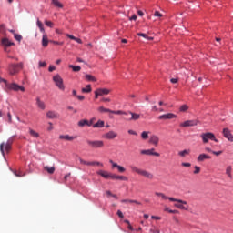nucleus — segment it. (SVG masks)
<instances>
[{
    "label": "nucleus",
    "mask_w": 233,
    "mask_h": 233,
    "mask_svg": "<svg viewBox=\"0 0 233 233\" xmlns=\"http://www.w3.org/2000/svg\"><path fill=\"white\" fill-rule=\"evenodd\" d=\"M111 179H118L120 181H128V177L125 176L116 175V174H111Z\"/></svg>",
    "instance_id": "22"
},
{
    "label": "nucleus",
    "mask_w": 233,
    "mask_h": 233,
    "mask_svg": "<svg viewBox=\"0 0 233 233\" xmlns=\"http://www.w3.org/2000/svg\"><path fill=\"white\" fill-rule=\"evenodd\" d=\"M45 66H46V62H39L40 68H44Z\"/></svg>",
    "instance_id": "57"
},
{
    "label": "nucleus",
    "mask_w": 233,
    "mask_h": 233,
    "mask_svg": "<svg viewBox=\"0 0 233 233\" xmlns=\"http://www.w3.org/2000/svg\"><path fill=\"white\" fill-rule=\"evenodd\" d=\"M141 137H142V139H148V132L143 131L141 133Z\"/></svg>",
    "instance_id": "44"
},
{
    "label": "nucleus",
    "mask_w": 233,
    "mask_h": 233,
    "mask_svg": "<svg viewBox=\"0 0 233 233\" xmlns=\"http://www.w3.org/2000/svg\"><path fill=\"white\" fill-rule=\"evenodd\" d=\"M165 210L169 212V214H177V212H178L177 210H172L168 208H166Z\"/></svg>",
    "instance_id": "50"
},
{
    "label": "nucleus",
    "mask_w": 233,
    "mask_h": 233,
    "mask_svg": "<svg viewBox=\"0 0 233 233\" xmlns=\"http://www.w3.org/2000/svg\"><path fill=\"white\" fill-rule=\"evenodd\" d=\"M86 143L90 148H103L105 142L102 140H86Z\"/></svg>",
    "instance_id": "7"
},
{
    "label": "nucleus",
    "mask_w": 233,
    "mask_h": 233,
    "mask_svg": "<svg viewBox=\"0 0 233 233\" xmlns=\"http://www.w3.org/2000/svg\"><path fill=\"white\" fill-rule=\"evenodd\" d=\"M140 154L144 156H155L156 157H159V156H161V154H159L158 152H156L155 148L143 149L140 151Z\"/></svg>",
    "instance_id": "9"
},
{
    "label": "nucleus",
    "mask_w": 233,
    "mask_h": 233,
    "mask_svg": "<svg viewBox=\"0 0 233 233\" xmlns=\"http://www.w3.org/2000/svg\"><path fill=\"white\" fill-rule=\"evenodd\" d=\"M87 167H94V165H98L99 167H103V164L100 162H86Z\"/></svg>",
    "instance_id": "39"
},
{
    "label": "nucleus",
    "mask_w": 233,
    "mask_h": 233,
    "mask_svg": "<svg viewBox=\"0 0 233 233\" xmlns=\"http://www.w3.org/2000/svg\"><path fill=\"white\" fill-rule=\"evenodd\" d=\"M198 123H199V121L198 120H187L183 123L180 124V127L187 128V127H197Z\"/></svg>",
    "instance_id": "12"
},
{
    "label": "nucleus",
    "mask_w": 233,
    "mask_h": 233,
    "mask_svg": "<svg viewBox=\"0 0 233 233\" xmlns=\"http://www.w3.org/2000/svg\"><path fill=\"white\" fill-rule=\"evenodd\" d=\"M15 176H16V177H23L25 176V173H23L22 171H15Z\"/></svg>",
    "instance_id": "45"
},
{
    "label": "nucleus",
    "mask_w": 233,
    "mask_h": 233,
    "mask_svg": "<svg viewBox=\"0 0 233 233\" xmlns=\"http://www.w3.org/2000/svg\"><path fill=\"white\" fill-rule=\"evenodd\" d=\"M226 176L232 179V166H228L226 168Z\"/></svg>",
    "instance_id": "30"
},
{
    "label": "nucleus",
    "mask_w": 233,
    "mask_h": 233,
    "mask_svg": "<svg viewBox=\"0 0 233 233\" xmlns=\"http://www.w3.org/2000/svg\"><path fill=\"white\" fill-rule=\"evenodd\" d=\"M117 216H118L121 219H123V218H125V216L123 215V212H122L121 210H118V211H117Z\"/></svg>",
    "instance_id": "56"
},
{
    "label": "nucleus",
    "mask_w": 233,
    "mask_h": 233,
    "mask_svg": "<svg viewBox=\"0 0 233 233\" xmlns=\"http://www.w3.org/2000/svg\"><path fill=\"white\" fill-rule=\"evenodd\" d=\"M200 172H201V167H199L198 166H195V170L193 174H199Z\"/></svg>",
    "instance_id": "47"
},
{
    "label": "nucleus",
    "mask_w": 233,
    "mask_h": 233,
    "mask_svg": "<svg viewBox=\"0 0 233 233\" xmlns=\"http://www.w3.org/2000/svg\"><path fill=\"white\" fill-rule=\"evenodd\" d=\"M1 45L2 46H4L5 52H10V50H8V47L13 46L14 42H11L8 38L4 37L1 40Z\"/></svg>",
    "instance_id": "10"
},
{
    "label": "nucleus",
    "mask_w": 233,
    "mask_h": 233,
    "mask_svg": "<svg viewBox=\"0 0 233 233\" xmlns=\"http://www.w3.org/2000/svg\"><path fill=\"white\" fill-rule=\"evenodd\" d=\"M169 201H174L176 204L174 207L179 208L180 210H188V204L185 200L177 199V198H169Z\"/></svg>",
    "instance_id": "5"
},
{
    "label": "nucleus",
    "mask_w": 233,
    "mask_h": 233,
    "mask_svg": "<svg viewBox=\"0 0 233 233\" xmlns=\"http://www.w3.org/2000/svg\"><path fill=\"white\" fill-rule=\"evenodd\" d=\"M150 232H152V233H159V229L151 228Z\"/></svg>",
    "instance_id": "63"
},
{
    "label": "nucleus",
    "mask_w": 233,
    "mask_h": 233,
    "mask_svg": "<svg viewBox=\"0 0 233 233\" xmlns=\"http://www.w3.org/2000/svg\"><path fill=\"white\" fill-rule=\"evenodd\" d=\"M110 114H116V116H128V111L125 112L123 110H117V111L111 110Z\"/></svg>",
    "instance_id": "26"
},
{
    "label": "nucleus",
    "mask_w": 233,
    "mask_h": 233,
    "mask_svg": "<svg viewBox=\"0 0 233 233\" xmlns=\"http://www.w3.org/2000/svg\"><path fill=\"white\" fill-rule=\"evenodd\" d=\"M137 35H138L139 37H144V39L148 38V35H147V34H145V33H137Z\"/></svg>",
    "instance_id": "52"
},
{
    "label": "nucleus",
    "mask_w": 233,
    "mask_h": 233,
    "mask_svg": "<svg viewBox=\"0 0 233 233\" xmlns=\"http://www.w3.org/2000/svg\"><path fill=\"white\" fill-rule=\"evenodd\" d=\"M105 127V121L98 120L96 124L93 125V128H103Z\"/></svg>",
    "instance_id": "28"
},
{
    "label": "nucleus",
    "mask_w": 233,
    "mask_h": 233,
    "mask_svg": "<svg viewBox=\"0 0 233 233\" xmlns=\"http://www.w3.org/2000/svg\"><path fill=\"white\" fill-rule=\"evenodd\" d=\"M46 117H48V119H57V113H56V111H48Z\"/></svg>",
    "instance_id": "25"
},
{
    "label": "nucleus",
    "mask_w": 233,
    "mask_h": 233,
    "mask_svg": "<svg viewBox=\"0 0 233 233\" xmlns=\"http://www.w3.org/2000/svg\"><path fill=\"white\" fill-rule=\"evenodd\" d=\"M36 105L40 110H45L46 108L45 102L41 101V98H36Z\"/></svg>",
    "instance_id": "24"
},
{
    "label": "nucleus",
    "mask_w": 233,
    "mask_h": 233,
    "mask_svg": "<svg viewBox=\"0 0 233 233\" xmlns=\"http://www.w3.org/2000/svg\"><path fill=\"white\" fill-rule=\"evenodd\" d=\"M93 121H88L87 119H82L78 121L77 126L80 127V128H83V127H92Z\"/></svg>",
    "instance_id": "14"
},
{
    "label": "nucleus",
    "mask_w": 233,
    "mask_h": 233,
    "mask_svg": "<svg viewBox=\"0 0 233 233\" xmlns=\"http://www.w3.org/2000/svg\"><path fill=\"white\" fill-rule=\"evenodd\" d=\"M66 37H68L69 39H72L73 41H75V39H76V36L69 35V34H66Z\"/></svg>",
    "instance_id": "60"
},
{
    "label": "nucleus",
    "mask_w": 233,
    "mask_h": 233,
    "mask_svg": "<svg viewBox=\"0 0 233 233\" xmlns=\"http://www.w3.org/2000/svg\"><path fill=\"white\" fill-rule=\"evenodd\" d=\"M12 143H14V140L8 139L6 142H3L0 144V152L4 157L5 152L8 154V152L12 150Z\"/></svg>",
    "instance_id": "3"
},
{
    "label": "nucleus",
    "mask_w": 233,
    "mask_h": 233,
    "mask_svg": "<svg viewBox=\"0 0 233 233\" xmlns=\"http://www.w3.org/2000/svg\"><path fill=\"white\" fill-rule=\"evenodd\" d=\"M121 203H129L130 205L135 204V205H141V202L137 200H132V199H122Z\"/></svg>",
    "instance_id": "27"
},
{
    "label": "nucleus",
    "mask_w": 233,
    "mask_h": 233,
    "mask_svg": "<svg viewBox=\"0 0 233 233\" xmlns=\"http://www.w3.org/2000/svg\"><path fill=\"white\" fill-rule=\"evenodd\" d=\"M109 163L112 165L113 168H117L119 167V165L114 162V160H109Z\"/></svg>",
    "instance_id": "48"
},
{
    "label": "nucleus",
    "mask_w": 233,
    "mask_h": 233,
    "mask_svg": "<svg viewBox=\"0 0 233 233\" xmlns=\"http://www.w3.org/2000/svg\"><path fill=\"white\" fill-rule=\"evenodd\" d=\"M44 170H46V172H48V174H54V172H56V167H48V166H46L44 167Z\"/></svg>",
    "instance_id": "34"
},
{
    "label": "nucleus",
    "mask_w": 233,
    "mask_h": 233,
    "mask_svg": "<svg viewBox=\"0 0 233 233\" xmlns=\"http://www.w3.org/2000/svg\"><path fill=\"white\" fill-rule=\"evenodd\" d=\"M5 90L8 92V90H13L14 92H25V86H19L16 83H8L6 84V86L5 87Z\"/></svg>",
    "instance_id": "6"
},
{
    "label": "nucleus",
    "mask_w": 233,
    "mask_h": 233,
    "mask_svg": "<svg viewBox=\"0 0 233 233\" xmlns=\"http://www.w3.org/2000/svg\"><path fill=\"white\" fill-rule=\"evenodd\" d=\"M200 137L202 139V143L204 144L208 143V141H215V143H218L219 141L216 138V135H214V133L211 132L202 133L200 135Z\"/></svg>",
    "instance_id": "4"
},
{
    "label": "nucleus",
    "mask_w": 233,
    "mask_h": 233,
    "mask_svg": "<svg viewBox=\"0 0 233 233\" xmlns=\"http://www.w3.org/2000/svg\"><path fill=\"white\" fill-rule=\"evenodd\" d=\"M129 168H131V172H136V174L143 176V177H146L147 179H154V175L145 169L138 168L134 165H131Z\"/></svg>",
    "instance_id": "1"
},
{
    "label": "nucleus",
    "mask_w": 233,
    "mask_h": 233,
    "mask_svg": "<svg viewBox=\"0 0 233 233\" xmlns=\"http://www.w3.org/2000/svg\"><path fill=\"white\" fill-rule=\"evenodd\" d=\"M51 4L56 6V8H63V4L59 0H51Z\"/></svg>",
    "instance_id": "31"
},
{
    "label": "nucleus",
    "mask_w": 233,
    "mask_h": 233,
    "mask_svg": "<svg viewBox=\"0 0 233 233\" xmlns=\"http://www.w3.org/2000/svg\"><path fill=\"white\" fill-rule=\"evenodd\" d=\"M0 34H2L3 35H6V29L5 27V25H0Z\"/></svg>",
    "instance_id": "41"
},
{
    "label": "nucleus",
    "mask_w": 233,
    "mask_h": 233,
    "mask_svg": "<svg viewBox=\"0 0 233 233\" xmlns=\"http://www.w3.org/2000/svg\"><path fill=\"white\" fill-rule=\"evenodd\" d=\"M29 134L30 136H32L33 137H39V133L35 132L34 129H29Z\"/></svg>",
    "instance_id": "40"
},
{
    "label": "nucleus",
    "mask_w": 233,
    "mask_h": 233,
    "mask_svg": "<svg viewBox=\"0 0 233 233\" xmlns=\"http://www.w3.org/2000/svg\"><path fill=\"white\" fill-rule=\"evenodd\" d=\"M188 154H190V150H188V149H185L183 151L178 152V156L180 157H187V156H188Z\"/></svg>",
    "instance_id": "32"
},
{
    "label": "nucleus",
    "mask_w": 233,
    "mask_h": 233,
    "mask_svg": "<svg viewBox=\"0 0 233 233\" xmlns=\"http://www.w3.org/2000/svg\"><path fill=\"white\" fill-rule=\"evenodd\" d=\"M69 68H72L73 72H80L81 71V66H79L69 65Z\"/></svg>",
    "instance_id": "37"
},
{
    "label": "nucleus",
    "mask_w": 233,
    "mask_h": 233,
    "mask_svg": "<svg viewBox=\"0 0 233 233\" xmlns=\"http://www.w3.org/2000/svg\"><path fill=\"white\" fill-rule=\"evenodd\" d=\"M98 112H100L101 114L105 113V112H112V109H109V108H105L104 106H100L98 107Z\"/></svg>",
    "instance_id": "38"
},
{
    "label": "nucleus",
    "mask_w": 233,
    "mask_h": 233,
    "mask_svg": "<svg viewBox=\"0 0 233 233\" xmlns=\"http://www.w3.org/2000/svg\"><path fill=\"white\" fill-rule=\"evenodd\" d=\"M177 81H179L178 78H171V79H170V82L173 83V84L177 83Z\"/></svg>",
    "instance_id": "61"
},
{
    "label": "nucleus",
    "mask_w": 233,
    "mask_h": 233,
    "mask_svg": "<svg viewBox=\"0 0 233 233\" xmlns=\"http://www.w3.org/2000/svg\"><path fill=\"white\" fill-rule=\"evenodd\" d=\"M83 94H90L92 92V86L87 85L86 87L82 88Z\"/></svg>",
    "instance_id": "33"
},
{
    "label": "nucleus",
    "mask_w": 233,
    "mask_h": 233,
    "mask_svg": "<svg viewBox=\"0 0 233 233\" xmlns=\"http://www.w3.org/2000/svg\"><path fill=\"white\" fill-rule=\"evenodd\" d=\"M49 127H47V130L50 132L51 130H54V126H52V122L48 123Z\"/></svg>",
    "instance_id": "59"
},
{
    "label": "nucleus",
    "mask_w": 233,
    "mask_h": 233,
    "mask_svg": "<svg viewBox=\"0 0 233 233\" xmlns=\"http://www.w3.org/2000/svg\"><path fill=\"white\" fill-rule=\"evenodd\" d=\"M181 165H182V167H185L186 168H190L192 167V164H190L188 162H184Z\"/></svg>",
    "instance_id": "49"
},
{
    "label": "nucleus",
    "mask_w": 233,
    "mask_h": 233,
    "mask_svg": "<svg viewBox=\"0 0 233 233\" xmlns=\"http://www.w3.org/2000/svg\"><path fill=\"white\" fill-rule=\"evenodd\" d=\"M97 174H98V176H101L105 179H111L112 178V173H109V172L105 171V170H99V171H97Z\"/></svg>",
    "instance_id": "17"
},
{
    "label": "nucleus",
    "mask_w": 233,
    "mask_h": 233,
    "mask_svg": "<svg viewBox=\"0 0 233 233\" xmlns=\"http://www.w3.org/2000/svg\"><path fill=\"white\" fill-rule=\"evenodd\" d=\"M223 136L224 137H226V139L233 143V136H232V133H230V130L228 128L223 129Z\"/></svg>",
    "instance_id": "16"
},
{
    "label": "nucleus",
    "mask_w": 233,
    "mask_h": 233,
    "mask_svg": "<svg viewBox=\"0 0 233 233\" xmlns=\"http://www.w3.org/2000/svg\"><path fill=\"white\" fill-rule=\"evenodd\" d=\"M53 81H54L56 86H57V88H59V90H65V85L63 84V78L61 77V76L56 75V76H53Z\"/></svg>",
    "instance_id": "8"
},
{
    "label": "nucleus",
    "mask_w": 233,
    "mask_h": 233,
    "mask_svg": "<svg viewBox=\"0 0 233 233\" xmlns=\"http://www.w3.org/2000/svg\"><path fill=\"white\" fill-rule=\"evenodd\" d=\"M36 25H37L38 28L40 29V32H42V34H46L43 23L41 21L37 20Z\"/></svg>",
    "instance_id": "35"
},
{
    "label": "nucleus",
    "mask_w": 233,
    "mask_h": 233,
    "mask_svg": "<svg viewBox=\"0 0 233 233\" xmlns=\"http://www.w3.org/2000/svg\"><path fill=\"white\" fill-rule=\"evenodd\" d=\"M176 117H177V116H176V114L167 113V114H164V115L159 116L158 119L167 121V119H176Z\"/></svg>",
    "instance_id": "13"
},
{
    "label": "nucleus",
    "mask_w": 233,
    "mask_h": 233,
    "mask_svg": "<svg viewBox=\"0 0 233 233\" xmlns=\"http://www.w3.org/2000/svg\"><path fill=\"white\" fill-rule=\"evenodd\" d=\"M104 139H116L117 137V133L115 131H109L103 135Z\"/></svg>",
    "instance_id": "15"
},
{
    "label": "nucleus",
    "mask_w": 233,
    "mask_h": 233,
    "mask_svg": "<svg viewBox=\"0 0 233 233\" xmlns=\"http://www.w3.org/2000/svg\"><path fill=\"white\" fill-rule=\"evenodd\" d=\"M23 62H20L18 64H9L7 68L9 75L15 76L16 74H19V71L23 70Z\"/></svg>",
    "instance_id": "2"
},
{
    "label": "nucleus",
    "mask_w": 233,
    "mask_h": 233,
    "mask_svg": "<svg viewBox=\"0 0 233 233\" xmlns=\"http://www.w3.org/2000/svg\"><path fill=\"white\" fill-rule=\"evenodd\" d=\"M14 37L16 41H21V39H23V36H21V35H17V34H15Z\"/></svg>",
    "instance_id": "51"
},
{
    "label": "nucleus",
    "mask_w": 233,
    "mask_h": 233,
    "mask_svg": "<svg viewBox=\"0 0 233 233\" xmlns=\"http://www.w3.org/2000/svg\"><path fill=\"white\" fill-rule=\"evenodd\" d=\"M188 110V106L187 105H182L179 108V112H187Z\"/></svg>",
    "instance_id": "42"
},
{
    "label": "nucleus",
    "mask_w": 233,
    "mask_h": 233,
    "mask_svg": "<svg viewBox=\"0 0 233 233\" xmlns=\"http://www.w3.org/2000/svg\"><path fill=\"white\" fill-rule=\"evenodd\" d=\"M212 154H214V156H221V154H223V151H212Z\"/></svg>",
    "instance_id": "54"
},
{
    "label": "nucleus",
    "mask_w": 233,
    "mask_h": 233,
    "mask_svg": "<svg viewBox=\"0 0 233 233\" xmlns=\"http://www.w3.org/2000/svg\"><path fill=\"white\" fill-rule=\"evenodd\" d=\"M42 46H44V48H46V46H48V35H46V33H43Z\"/></svg>",
    "instance_id": "23"
},
{
    "label": "nucleus",
    "mask_w": 233,
    "mask_h": 233,
    "mask_svg": "<svg viewBox=\"0 0 233 233\" xmlns=\"http://www.w3.org/2000/svg\"><path fill=\"white\" fill-rule=\"evenodd\" d=\"M206 159H211V157L205 153H202L198 157L197 161H198V163H203V161H205Z\"/></svg>",
    "instance_id": "20"
},
{
    "label": "nucleus",
    "mask_w": 233,
    "mask_h": 233,
    "mask_svg": "<svg viewBox=\"0 0 233 233\" xmlns=\"http://www.w3.org/2000/svg\"><path fill=\"white\" fill-rule=\"evenodd\" d=\"M128 116H131L130 117H124L125 121H137L138 119H141V115L137 113H134L132 111H127Z\"/></svg>",
    "instance_id": "11"
},
{
    "label": "nucleus",
    "mask_w": 233,
    "mask_h": 233,
    "mask_svg": "<svg viewBox=\"0 0 233 233\" xmlns=\"http://www.w3.org/2000/svg\"><path fill=\"white\" fill-rule=\"evenodd\" d=\"M51 43H53V45H60L63 46V42H57V41H51Z\"/></svg>",
    "instance_id": "62"
},
{
    "label": "nucleus",
    "mask_w": 233,
    "mask_h": 233,
    "mask_svg": "<svg viewBox=\"0 0 233 233\" xmlns=\"http://www.w3.org/2000/svg\"><path fill=\"white\" fill-rule=\"evenodd\" d=\"M45 25H46L49 28H54V24L52 21L45 20Z\"/></svg>",
    "instance_id": "43"
},
{
    "label": "nucleus",
    "mask_w": 233,
    "mask_h": 233,
    "mask_svg": "<svg viewBox=\"0 0 233 233\" xmlns=\"http://www.w3.org/2000/svg\"><path fill=\"white\" fill-rule=\"evenodd\" d=\"M48 70L49 72H54V70H56L55 66H50Z\"/></svg>",
    "instance_id": "64"
},
{
    "label": "nucleus",
    "mask_w": 233,
    "mask_h": 233,
    "mask_svg": "<svg viewBox=\"0 0 233 233\" xmlns=\"http://www.w3.org/2000/svg\"><path fill=\"white\" fill-rule=\"evenodd\" d=\"M0 83H5V87H6V85H8V81L2 77H0Z\"/></svg>",
    "instance_id": "55"
},
{
    "label": "nucleus",
    "mask_w": 233,
    "mask_h": 233,
    "mask_svg": "<svg viewBox=\"0 0 233 233\" xmlns=\"http://www.w3.org/2000/svg\"><path fill=\"white\" fill-rule=\"evenodd\" d=\"M149 143H151V145H154L155 147H157V145H159V137L156 135L151 136L149 138Z\"/></svg>",
    "instance_id": "19"
},
{
    "label": "nucleus",
    "mask_w": 233,
    "mask_h": 233,
    "mask_svg": "<svg viewBox=\"0 0 233 233\" xmlns=\"http://www.w3.org/2000/svg\"><path fill=\"white\" fill-rule=\"evenodd\" d=\"M59 139L64 141H74V139H76V137H72L70 135H60Z\"/></svg>",
    "instance_id": "21"
},
{
    "label": "nucleus",
    "mask_w": 233,
    "mask_h": 233,
    "mask_svg": "<svg viewBox=\"0 0 233 233\" xmlns=\"http://www.w3.org/2000/svg\"><path fill=\"white\" fill-rule=\"evenodd\" d=\"M155 17H163V15L159 13V11H156L154 13Z\"/></svg>",
    "instance_id": "53"
},
{
    "label": "nucleus",
    "mask_w": 233,
    "mask_h": 233,
    "mask_svg": "<svg viewBox=\"0 0 233 233\" xmlns=\"http://www.w3.org/2000/svg\"><path fill=\"white\" fill-rule=\"evenodd\" d=\"M86 81H93L94 83H96V81H97V78L92 75H86Z\"/></svg>",
    "instance_id": "36"
},
{
    "label": "nucleus",
    "mask_w": 233,
    "mask_h": 233,
    "mask_svg": "<svg viewBox=\"0 0 233 233\" xmlns=\"http://www.w3.org/2000/svg\"><path fill=\"white\" fill-rule=\"evenodd\" d=\"M155 195L157 196L158 198H161V199L163 200H170V198H172V197H167L164 193L155 192Z\"/></svg>",
    "instance_id": "29"
},
{
    "label": "nucleus",
    "mask_w": 233,
    "mask_h": 233,
    "mask_svg": "<svg viewBox=\"0 0 233 233\" xmlns=\"http://www.w3.org/2000/svg\"><path fill=\"white\" fill-rule=\"evenodd\" d=\"M128 134H131V136H137V133L132 129L128 130Z\"/></svg>",
    "instance_id": "58"
},
{
    "label": "nucleus",
    "mask_w": 233,
    "mask_h": 233,
    "mask_svg": "<svg viewBox=\"0 0 233 233\" xmlns=\"http://www.w3.org/2000/svg\"><path fill=\"white\" fill-rule=\"evenodd\" d=\"M116 168H117L118 172H120V174H123L124 172L127 171V169L120 165H118V167H116Z\"/></svg>",
    "instance_id": "46"
},
{
    "label": "nucleus",
    "mask_w": 233,
    "mask_h": 233,
    "mask_svg": "<svg viewBox=\"0 0 233 233\" xmlns=\"http://www.w3.org/2000/svg\"><path fill=\"white\" fill-rule=\"evenodd\" d=\"M108 94H110V89H107V88L96 89V96H108Z\"/></svg>",
    "instance_id": "18"
}]
</instances>
